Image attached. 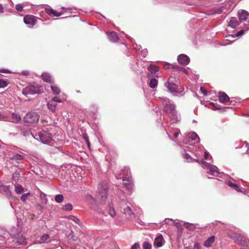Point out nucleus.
Masks as SVG:
<instances>
[{"mask_svg":"<svg viewBox=\"0 0 249 249\" xmlns=\"http://www.w3.org/2000/svg\"><path fill=\"white\" fill-rule=\"evenodd\" d=\"M107 192V185L105 183H100L98 186L95 199L91 196H87V200L90 203L96 201V203L100 204H105L108 196Z\"/></svg>","mask_w":249,"mask_h":249,"instance_id":"1","label":"nucleus"},{"mask_svg":"<svg viewBox=\"0 0 249 249\" xmlns=\"http://www.w3.org/2000/svg\"><path fill=\"white\" fill-rule=\"evenodd\" d=\"M165 85L171 92L180 93L184 90L183 87L179 86L180 81L178 75H171Z\"/></svg>","mask_w":249,"mask_h":249,"instance_id":"2","label":"nucleus"},{"mask_svg":"<svg viewBox=\"0 0 249 249\" xmlns=\"http://www.w3.org/2000/svg\"><path fill=\"white\" fill-rule=\"evenodd\" d=\"M165 102L166 105L164 107V111L169 114L172 119L174 120H177V116L175 109V106L171 104L170 100L168 98L165 100Z\"/></svg>","mask_w":249,"mask_h":249,"instance_id":"3","label":"nucleus"},{"mask_svg":"<svg viewBox=\"0 0 249 249\" xmlns=\"http://www.w3.org/2000/svg\"><path fill=\"white\" fill-rule=\"evenodd\" d=\"M39 118V115L36 112H29L27 113L24 117L23 121L24 123L33 124L38 123Z\"/></svg>","mask_w":249,"mask_h":249,"instance_id":"4","label":"nucleus"},{"mask_svg":"<svg viewBox=\"0 0 249 249\" xmlns=\"http://www.w3.org/2000/svg\"><path fill=\"white\" fill-rule=\"evenodd\" d=\"M40 92V90L38 86L35 85H29L25 88L22 91V93L27 95L28 94H34Z\"/></svg>","mask_w":249,"mask_h":249,"instance_id":"5","label":"nucleus"},{"mask_svg":"<svg viewBox=\"0 0 249 249\" xmlns=\"http://www.w3.org/2000/svg\"><path fill=\"white\" fill-rule=\"evenodd\" d=\"M40 141L43 143L50 142L52 139V135L45 131H41L38 133Z\"/></svg>","mask_w":249,"mask_h":249,"instance_id":"6","label":"nucleus"},{"mask_svg":"<svg viewBox=\"0 0 249 249\" xmlns=\"http://www.w3.org/2000/svg\"><path fill=\"white\" fill-rule=\"evenodd\" d=\"M238 18L240 22L247 21L249 18V13L245 10H241L238 13Z\"/></svg>","mask_w":249,"mask_h":249,"instance_id":"7","label":"nucleus"},{"mask_svg":"<svg viewBox=\"0 0 249 249\" xmlns=\"http://www.w3.org/2000/svg\"><path fill=\"white\" fill-rule=\"evenodd\" d=\"M164 242V241L163 237L162 235L160 234L155 238L154 242V246L157 248H160L162 246Z\"/></svg>","mask_w":249,"mask_h":249,"instance_id":"8","label":"nucleus"},{"mask_svg":"<svg viewBox=\"0 0 249 249\" xmlns=\"http://www.w3.org/2000/svg\"><path fill=\"white\" fill-rule=\"evenodd\" d=\"M24 22L26 24L34 25L36 22L35 17L32 15H26L24 18Z\"/></svg>","mask_w":249,"mask_h":249,"instance_id":"9","label":"nucleus"},{"mask_svg":"<svg viewBox=\"0 0 249 249\" xmlns=\"http://www.w3.org/2000/svg\"><path fill=\"white\" fill-rule=\"evenodd\" d=\"M178 60L180 64L187 65L189 62V58L186 55L182 54L178 56Z\"/></svg>","mask_w":249,"mask_h":249,"instance_id":"10","label":"nucleus"},{"mask_svg":"<svg viewBox=\"0 0 249 249\" xmlns=\"http://www.w3.org/2000/svg\"><path fill=\"white\" fill-rule=\"evenodd\" d=\"M218 96L220 102L223 103H227L230 100L229 96L224 92H219Z\"/></svg>","mask_w":249,"mask_h":249,"instance_id":"11","label":"nucleus"},{"mask_svg":"<svg viewBox=\"0 0 249 249\" xmlns=\"http://www.w3.org/2000/svg\"><path fill=\"white\" fill-rule=\"evenodd\" d=\"M215 239L214 236H211L209 237L204 243V246L206 248L212 247V244L214 243Z\"/></svg>","mask_w":249,"mask_h":249,"instance_id":"12","label":"nucleus"},{"mask_svg":"<svg viewBox=\"0 0 249 249\" xmlns=\"http://www.w3.org/2000/svg\"><path fill=\"white\" fill-rule=\"evenodd\" d=\"M41 78L45 82L49 83H53V80L51 76L48 73L45 72L42 74Z\"/></svg>","mask_w":249,"mask_h":249,"instance_id":"13","label":"nucleus"},{"mask_svg":"<svg viewBox=\"0 0 249 249\" xmlns=\"http://www.w3.org/2000/svg\"><path fill=\"white\" fill-rule=\"evenodd\" d=\"M123 213L128 218H130L133 215V213L132 212L131 209L129 206H126L123 208Z\"/></svg>","mask_w":249,"mask_h":249,"instance_id":"14","label":"nucleus"},{"mask_svg":"<svg viewBox=\"0 0 249 249\" xmlns=\"http://www.w3.org/2000/svg\"><path fill=\"white\" fill-rule=\"evenodd\" d=\"M228 25L232 28H235L238 26L239 23L236 18L232 17L229 21Z\"/></svg>","mask_w":249,"mask_h":249,"instance_id":"15","label":"nucleus"},{"mask_svg":"<svg viewBox=\"0 0 249 249\" xmlns=\"http://www.w3.org/2000/svg\"><path fill=\"white\" fill-rule=\"evenodd\" d=\"M208 170H209L211 175L213 176H217L218 174V169L216 166L211 164Z\"/></svg>","mask_w":249,"mask_h":249,"instance_id":"16","label":"nucleus"},{"mask_svg":"<svg viewBox=\"0 0 249 249\" xmlns=\"http://www.w3.org/2000/svg\"><path fill=\"white\" fill-rule=\"evenodd\" d=\"M124 187L129 191H131L133 189L134 184L132 180H129L127 181H123Z\"/></svg>","mask_w":249,"mask_h":249,"instance_id":"17","label":"nucleus"},{"mask_svg":"<svg viewBox=\"0 0 249 249\" xmlns=\"http://www.w3.org/2000/svg\"><path fill=\"white\" fill-rule=\"evenodd\" d=\"M46 13H47L49 15H53L55 17H60L62 15L61 12H57L56 11L53 10V9L47 8L45 9Z\"/></svg>","mask_w":249,"mask_h":249,"instance_id":"18","label":"nucleus"},{"mask_svg":"<svg viewBox=\"0 0 249 249\" xmlns=\"http://www.w3.org/2000/svg\"><path fill=\"white\" fill-rule=\"evenodd\" d=\"M108 38L109 40L113 42H117L119 39L116 33L114 32L109 33L108 35Z\"/></svg>","mask_w":249,"mask_h":249,"instance_id":"19","label":"nucleus"},{"mask_svg":"<svg viewBox=\"0 0 249 249\" xmlns=\"http://www.w3.org/2000/svg\"><path fill=\"white\" fill-rule=\"evenodd\" d=\"M21 120V118L19 115L13 113L12 115V120L11 122L14 123H18Z\"/></svg>","mask_w":249,"mask_h":249,"instance_id":"20","label":"nucleus"},{"mask_svg":"<svg viewBox=\"0 0 249 249\" xmlns=\"http://www.w3.org/2000/svg\"><path fill=\"white\" fill-rule=\"evenodd\" d=\"M17 242L19 245H25L27 244L26 239L22 236H21L18 238Z\"/></svg>","mask_w":249,"mask_h":249,"instance_id":"21","label":"nucleus"},{"mask_svg":"<svg viewBox=\"0 0 249 249\" xmlns=\"http://www.w3.org/2000/svg\"><path fill=\"white\" fill-rule=\"evenodd\" d=\"M126 171V175L124 177H122L123 181L132 180L131 176L129 175V173H130V171L127 169Z\"/></svg>","mask_w":249,"mask_h":249,"instance_id":"22","label":"nucleus"},{"mask_svg":"<svg viewBox=\"0 0 249 249\" xmlns=\"http://www.w3.org/2000/svg\"><path fill=\"white\" fill-rule=\"evenodd\" d=\"M47 107L50 110L54 112L55 111L56 104L53 103H48Z\"/></svg>","mask_w":249,"mask_h":249,"instance_id":"23","label":"nucleus"},{"mask_svg":"<svg viewBox=\"0 0 249 249\" xmlns=\"http://www.w3.org/2000/svg\"><path fill=\"white\" fill-rule=\"evenodd\" d=\"M148 70L152 73L159 71V68L155 65H150L148 67Z\"/></svg>","mask_w":249,"mask_h":249,"instance_id":"24","label":"nucleus"},{"mask_svg":"<svg viewBox=\"0 0 249 249\" xmlns=\"http://www.w3.org/2000/svg\"><path fill=\"white\" fill-rule=\"evenodd\" d=\"M53 93L55 95H58L60 93V89L55 86H52L51 87Z\"/></svg>","mask_w":249,"mask_h":249,"instance_id":"25","label":"nucleus"},{"mask_svg":"<svg viewBox=\"0 0 249 249\" xmlns=\"http://www.w3.org/2000/svg\"><path fill=\"white\" fill-rule=\"evenodd\" d=\"M228 185L230 187H231L233 189H234V190H235L236 191H239V192L240 191L238 186L236 184L233 183L231 181H229L228 182Z\"/></svg>","mask_w":249,"mask_h":249,"instance_id":"26","label":"nucleus"},{"mask_svg":"<svg viewBox=\"0 0 249 249\" xmlns=\"http://www.w3.org/2000/svg\"><path fill=\"white\" fill-rule=\"evenodd\" d=\"M157 84L158 81L155 78H152L149 83V86L151 88H154L157 86Z\"/></svg>","mask_w":249,"mask_h":249,"instance_id":"27","label":"nucleus"},{"mask_svg":"<svg viewBox=\"0 0 249 249\" xmlns=\"http://www.w3.org/2000/svg\"><path fill=\"white\" fill-rule=\"evenodd\" d=\"M49 238V235L47 234H43L40 237V240L38 242L39 243H44Z\"/></svg>","mask_w":249,"mask_h":249,"instance_id":"28","label":"nucleus"},{"mask_svg":"<svg viewBox=\"0 0 249 249\" xmlns=\"http://www.w3.org/2000/svg\"><path fill=\"white\" fill-rule=\"evenodd\" d=\"M23 159V156L20 154H16L11 158V160H21Z\"/></svg>","mask_w":249,"mask_h":249,"instance_id":"29","label":"nucleus"},{"mask_svg":"<svg viewBox=\"0 0 249 249\" xmlns=\"http://www.w3.org/2000/svg\"><path fill=\"white\" fill-rule=\"evenodd\" d=\"M15 191L17 194H20L23 192V188L21 185L18 184L15 187Z\"/></svg>","mask_w":249,"mask_h":249,"instance_id":"30","label":"nucleus"},{"mask_svg":"<svg viewBox=\"0 0 249 249\" xmlns=\"http://www.w3.org/2000/svg\"><path fill=\"white\" fill-rule=\"evenodd\" d=\"M63 196L62 195H57L55 196V200L57 203H61L63 200Z\"/></svg>","mask_w":249,"mask_h":249,"instance_id":"31","label":"nucleus"},{"mask_svg":"<svg viewBox=\"0 0 249 249\" xmlns=\"http://www.w3.org/2000/svg\"><path fill=\"white\" fill-rule=\"evenodd\" d=\"M73 208L72 205L71 203H68L64 205L63 207V209L65 211H71Z\"/></svg>","mask_w":249,"mask_h":249,"instance_id":"32","label":"nucleus"},{"mask_svg":"<svg viewBox=\"0 0 249 249\" xmlns=\"http://www.w3.org/2000/svg\"><path fill=\"white\" fill-rule=\"evenodd\" d=\"M40 197L41 200H42V202L44 203H47V199L46 198V195L44 193L41 192L40 194Z\"/></svg>","mask_w":249,"mask_h":249,"instance_id":"33","label":"nucleus"},{"mask_svg":"<svg viewBox=\"0 0 249 249\" xmlns=\"http://www.w3.org/2000/svg\"><path fill=\"white\" fill-rule=\"evenodd\" d=\"M142 247L143 249H151V245L148 242L145 241L143 243Z\"/></svg>","mask_w":249,"mask_h":249,"instance_id":"34","label":"nucleus"},{"mask_svg":"<svg viewBox=\"0 0 249 249\" xmlns=\"http://www.w3.org/2000/svg\"><path fill=\"white\" fill-rule=\"evenodd\" d=\"M189 137L193 140H195H195H196V139H199V137H198V135L196 133H195V132L190 133Z\"/></svg>","mask_w":249,"mask_h":249,"instance_id":"35","label":"nucleus"},{"mask_svg":"<svg viewBox=\"0 0 249 249\" xmlns=\"http://www.w3.org/2000/svg\"><path fill=\"white\" fill-rule=\"evenodd\" d=\"M7 86V83L6 81L0 79V88H3Z\"/></svg>","mask_w":249,"mask_h":249,"instance_id":"36","label":"nucleus"},{"mask_svg":"<svg viewBox=\"0 0 249 249\" xmlns=\"http://www.w3.org/2000/svg\"><path fill=\"white\" fill-rule=\"evenodd\" d=\"M238 238H241L240 241H239L238 239H237V241H236V243L241 246H245V241L242 240V237H239Z\"/></svg>","mask_w":249,"mask_h":249,"instance_id":"37","label":"nucleus"},{"mask_svg":"<svg viewBox=\"0 0 249 249\" xmlns=\"http://www.w3.org/2000/svg\"><path fill=\"white\" fill-rule=\"evenodd\" d=\"M69 219L72 220L76 223H78L79 220L76 217L73 215H70L69 217Z\"/></svg>","mask_w":249,"mask_h":249,"instance_id":"38","label":"nucleus"},{"mask_svg":"<svg viewBox=\"0 0 249 249\" xmlns=\"http://www.w3.org/2000/svg\"><path fill=\"white\" fill-rule=\"evenodd\" d=\"M70 239L72 240V241H76L78 239V237L75 236L73 234V232L72 231L70 235Z\"/></svg>","mask_w":249,"mask_h":249,"instance_id":"39","label":"nucleus"},{"mask_svg":"<svg viewBox=\"0 0 249 249\" xmlns=\"http://www.w3.org/2000/svg\"><path fill=\"white\" fill-rule=\"evenodd\" d=\"M244 144H245L246 150V151H243V154H249L248 151L249 150V144L247 142H245Z\"/></svg>","mask_w":249,"mask_h":249,"instance_id":"40","label":"nucleus"},{"mask_svg":"<svg viewBox=\"0 0 249 249\" xmlns=\"http://www.w3.org/2000/svg\"><path fill=\"white\" fill-rule=\"evenodd\" d=\"M29 195V193H26V194H24L22 195L20 197L21 200L22 201H25L26 200Z\"/></svg>","mask_w":249,"mask_h":249,"instance_id":"41","label":"nucleus"},{"mask_svg":"<svg viewBox=\"0 0 249 249\" xmlns=\"http://www.w3.org/2000/svg\"><path fill=\"white\" fill-rule=\"evenodd\" d=\"M22 9H23V6H22V5L21 4H18L16 5V9L18 11L21 12V11H22Z\"/></svg>","mask_w":249,"mask_h":249,"instance_id":"42","label":"nucleus"},{"mask_svg":"<svg viewBox=\"0 0 249 249\" xmlns=\"http://www.w3.org/2000/svg\"><path fill=\"white\" fill-rule=\"evenodd\" d=\"M140 246L139 243H136L133 245L131 248V249H140Z\"/></svg>","mask_w":249,"mask_h":249,"instance_id":"43","label":"nucleus"},{"mask_svg":"<svg viewBox=\"0 0 249 249\" xmlns=\"http://www.w3.org/2000/svg\"><path fill=\"white\" fill-rule=\"evenodd\" d=\"M183 157L184 159L186 160H192V158L188 154H184L183 155Z\"/></svg>","mask_w":249,"mask_h":249,"instance_id":"44","label":"nucleus"},{"mask_svg":"<svg viewBox=\"0 0 249 249\" xmlns=\"http://www.w3.org/2000/svg\"><path fill=\"white\" fill-rule=\"evenodd\" d=\"M200 90L204 95H206L207 94V90L204 87H200Z\"/></svg>","mask_w":249,"mask_h":249,"instance_id":"45","label":"nucleus"},{"mask_svg":"<svg viewBox=\"0 0 249 249\" xmlns=\"http://www.w3.org/2000/svg\"><path fill=\"white\" fill-rule=\"evenodd\" d=\"M19 174L17 172H16L13 175V178L15 179V180H16V179H18V178H19Z\"/></svg>","mask_w":249,"mask_h":249,"instance_id":"46","label":"nucleus"},{"mask_svg":"<svg viewBox=\"0 0 249 249\" xmlns=\"http://www.w3.org/2000/svg\"><path fill=\"white\" fill-rule=\"evenodd\" d=\"M108 213L109 215L111 216H114L116 214L115 212L113 209H110Z\"/></svg>","mask_w":249,"mask_h":249,"instance_id":"47","label":"nucleus"},{"mask_svg":"<svg viewBox=\"0 0 249 249\" xmlns=\"http://www.w3.org/2000/svg\"><path fill=\"white\" fill-rule=\"evenodd\" d=\"M0 73H11V72L9 70L2 69H0Z\"/></svg>","mask_w":249,"mask_h":249,"instance_id":"48","label":"nucleus"},{"mask_svg":"<svg viewBox=\"0 0 249 249\" xmlns=\"http://www.w3.org/2000/svg\"><path fill=\"white\" fill-rule=\"evenodd\" d=\"M202 163L203 164V166L207 168V169H208L209 166H210V165H211L203 160L202 161Z\"/></svg>","mask_w":249,"mask_h":249,"instance_id":"49","label":"nucleus"},{"mask_svg":"<svg viewBox=\"0 0 249 249\" xmlns=\"http://www.w3.org/2000/svg\"><path fill=\"white\" fill-rule=\"evenodd\" d=\"M52 100H53V101L55 102H58V103L61 102V100L59 99V98L57 97H53L52 99Z\"/></svg>","mask_w":249,"mask_h":249,"instance_id":"50","label":"nucleus"},{"mask_svg":"<svg viewBox=\"0 0 249 249\" xmlns=\"http://www.w3.org/2000/svg\"><path fill=\"white\" fill-rule=\"evenodd\" d=\"M194 249H200V246L199 244L197 242L195 243L194 245Z\"/></svg>","mask_w":249,"mask_h":249,"instance_id":"51","label":"nucleus"},{"mask_svg":"<svg viewBox=\"0 0 249 249\" xmlns=\"http://www.w3.org/2000/svg\"><path fill=\"white\" fill-rule=\"evenodd\" d=\"M244 30H240L237 33L236 36H242L244 34Z\"/></svg>","mask_w":249,"mask_h":249,"instance_id":"52","label":"nucleus"},{"mask_svg":"<svg viewBox=\"0 0 249 249\" xmlns=\"http://www.w3.org/2000/svg\"><path fill=\"white\" fill-rule=\"evenodd\" d=\"M210 104L212 105L215 108V109H220L219 106H215L214 103H211Z\"/></svg>","mask_w":249,"mask_h":249,"instance_id":"53","label":"nucleus"},{"mask_svg":"<svg viewBox=\"0 0 249 249\" xmlns=\"http://www.w3.org/2000/svg\"><path fill=\"white\" fill-rule=\"evenodd\" d=\"M209 155V153L207 151L205 152L204 159L206 160L208 158Z\"/></svg>","mask_w":249,"mask_h":249,"instance_id":"54","label":"nucleus"},{"mask_svg":"<svg viewBox=\"0 0 249 249\" xmlns=\"http://www.w3.org/2000/svg\"><path fill=\"white\" fill-rule=\"evenodd\" d=\"M83 138L85 139L86 142H87V140L89 141V138H88V136H87V135H86H86H83Z\"/></svg>","mask_w":249,"mask_h":249,"instance_id":"55","label":"nucleus"},{"mask_svg":"<svg viewBox=\"0 0 249 249\" xmlns=\"http://www.w3.org/2000/svg\"><path fill=\"white\" fill-rule=\"evenodd\" d=\"M3 12V7L2 4H0V13Z\"/></svg>","mask_w":249,"mask_h":249,"instance_id":"56","label":"nucleus"},{"mask_svg":"<svg viewBox=\"0 0 249 249\" xmlns=\"http://www.w3.org/2000/svg\"><path fill=\"white\" fill-rule=\"evenodd\" d=\"M179 135V133L178 132H175L174 133H173V135L174 136V137H177Z\"/></svg>","mask_w":249,"mask_h":249,"instance_id":"57","label":"nucleus"},{"mask_svg":"<svg viewBox=\"0 0 249 249\" xmlns=\"http://www.w3.org/2000/svg\"><path fill=\"white\" fill-rule=\"evenodd\" d=\"M86 143H87V144L88 147L89 148L90 147V142H89V141L87 140Z\"/></svg>","mask_w":249,"mask_h":249,"instance_id":"58","label":"nucleus"},{"mask_svg":"<svg viewBox=\"0 0 249 249\" xmlns=\"http://www.w3.org/2000/svg\"><path fill=\"white\" fill-rule=\"evenodd\" d=\"M6 117L2 116L1 114H0V119H5Z\"/></svg>","mask_w":249,"mask_h":249,"instance_id":"59","label":"nucleus"},{"mask_svg":"<svg viewBox=\"0 0 249 249\" xmlns=\"http://www.w3.org/2000/svg\"><path fill=\"white\" fill-rule=\"evenodd\" d=\"M37 206H38V207H39V209H43L42 206L41 205H40V204H38V205H37Z\"/></svg>","mask_w":249,"mask_h":249,"instance_id":"60","label":"nucleus"},{"mask_svg":"<svg viewBox=\"0 0 249 249\" xmlns=\"http://www.w3.org/2000/svg\"><path fill=\"white\" fill-rule=\"evenodd\" d=\"M179 70H180V71H185V70L184 68H180L179 69Z\"/></svg>","mask_w":249,"mask_h":249,"instance_id":"61","label":"nucleus"},{"mask_svg":"<svg viewBox=\"0 0 249 249\" xmlns=\"http://www.w3.org/2000/svg\"><path fill=\"white\" fill-rule=\"evenodd\" d=\"M194 161H196V162H199V160H195L194 159Z\"/></svg>","mask_w":249,"mask_h":249,"instance_id":"62","label":"nucleus"},{"mask_svg":"<svg viewBox=\"0 0 249 249\" xmlns=\"http://www.w3.org/2000/svg\"><path fill=\"white\" fill-rule=\"evenodd\" d=\"M116 178L118 179H121V176H120V177H116Z\"/></svg>","mask_w":249,"mask_h":249,"instance_id":"63","label":"nucleus"},{"mask_svg":"<svg viewBox=\"0 0 249 249\" xmlns=\"http://www.w3.org/2000/svg\"><path fill=\"white\" fill-rule=\"evenodd\" d=\"M188 224H185V226L186 228H188V226H187Z\"/></svg>","mask_w":249,"mask_h":249,"instance_id":"64","label":"nucleus"}]
</instances>
